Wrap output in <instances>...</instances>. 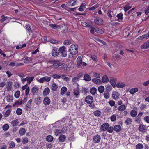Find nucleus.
Segmentation results:
<instances>
[{
	"label": "nucleus",
	"instance_id": "37998d69",
	"mask_svg": "<svg viewBox=\"0 0 149 149\" xmlns=\"http://www.w3.org/2000/svg\"><path fill=\"white\" fill-rule=\"evenodd\" d=\"M94 30H95V31L96 32L100 34H102L104 32V31L102 30L99 29L96 27V28H95V29H94Z\"/></svg>",
	"mask_w": 149,
	"mask_h": 149
},
{
	"label": "nucleus",
	"instance_id": "49530a36",
	"mask_svg": "<svg viewBox=\"0 0 149 149\" xmlns=\"http://www.w3.org/2000/svg\"><path fill=\"white\" fill-rule=\"evenodd\" d=\"M109 92L105 91L104 93V95L105 98L107 99L109 97Z\"/></svg>",
	"mask_w": 149,
	"mask_h": 149
},
{
	"label": "nucleus",
	"instance_id": "f257e3e1",
	"mask_svg": "<svg viewBox=\"0 0 149 149\" xmlns=\"http://www.w3.org/2000/svg\"><path fill=\"white\" fill-rule=\"evenodd\" d=\"M78 46L77 45H72L70 47L69 51L72 55L76 54L78 53Z\"/></svg>",
	"mask_w": 149,
	"mask_h": 149
},
{
	"label": "nucleus",
	"instance_id": "cd10ccee",
	"mask_svg": "<svg viewBox=\"0 0 149 149\" xmlns=\"http://www.w3.org/2000/svg\"><path fill=\"white\" fill-rule=\"evenodd\" d=\"M123 14L122 13H120L117 14L116 16L118 18L117 20L119 22L121 21L123 19Z\"/></svg>",
	"mask_w": 149,
	"mask_h": 149
},
{
	"label": "nucleus",
	"instance_id": "20e7f679",
	"mask_svg": "<svg viewBox=\"0 0 149 149\" xmlns=\"http://www.w3.org/2000/svg\"><path fill=\"white\" fill-rule=\"evenodd\" d=\"M85 101L86 103L91 104L93 101V98L92 96L90 95L87 96L85 99Z\"/></svg>",
	"mask_w": 149,
	"mask_h": 149
},
{
	"label": "nucleus",
	"instance_id": "0e129e2a",
	"mask_svg": "<svg viewBox=\"0 0 149 149\" xmlns=\"http://www.w3.org/2000/svg\"><path fill=\"white\" fill-rule=\"evenodd\" d=\"M1 17L2 18L1 20V21L2 22H4L5 20H6L8 18V17L7 16L4 17L3 15L1 16Z\"/></svg>",
	"mask_w": 149,
	"mask_h": 149
},
{
	"label": "nucleus",
	"instance_id": "0eeeda50",
	"mask_svg": "<svg viewBox=\"0 0 149 149\" xmlns=\"http://www.w3.org/2000/svg\"><path fill=\"white\" fill-rule=\"evenodd\" d=\"M94 22L96 24L98 25L102 24L103 23L102 19L101 18L98 17H95Z\"/></svg>",
	"mask_w": 149,
	"mask_h": 149
},
{
	"label": "nucleus",
	"instance_id": "c85d7f7f",
	"mask_svg": "<svg viewBox=\"0 0 149 149\" xmlns=\"http://www.w3.org/2000/svg\"><path fill=\"white\" fill-rule=\"evenodd\" d=\"M138 89L137 88H133L131 89L129 92L132 95L134 94L136 92L138 91Z\"/></svg>",
	"mask_w": 149,
	"mask_h": 149
},
{
	"label": "nucleus",
	"instance_id": "a19ab883",
	"mask_svg": "<svg viewBox=\"0 0 149 149\" xmlns=\"http://www.w3.org/2000/svg\"><path fill=\"white\" fill-rule=\"evenodd\" d=\"M63 130H61L56 129L54 132L55 135L58 136V134L62 133Z\"/></svg>",
	"mask_w": 149,
	"mask_h": 149
},
{
	"label": "nucleus",
	"instance_id": "7c9ffc66",
	"mask_svg": "<svg viewBox=\"0 0 149 149\" xmlns=\"http://www.w3.org/2000/svg\"><path fill=\"white\" fill-rule=\"evenodd\" d=\"M77 1V0H70L68 2L69 5L72 6L75 5Z\"/></svg>",
	"mask_w": 149,
	"mask_h": 149
},
{
	"label": "nucleus",
	"instance_id": "c03bdc74",
	"mask_svg": "<svg viewBox=\"0 0 149 149\" xmlns=\"http://www.w3.org/2000/svg\"><path fill=\"white\" fill-rule=\"evenodd\" d=\"M18 119L14 120L12 121L11 124L13 126H16L17 125L18 123Z\"/></svg>",
	"mask_w": 149,
	"mask_h": 149
},
{
	"label": "nucleus",
	"instance_id": "1a4fd4ad",
	"mask_svg": "<svg viewBox=\"0 0 149 149\" xmlns=\"http://www.w3.org/2000/svg\"><path fill=\"white\" fill-rule=\"evenodd\" d=\"M59 51H58V49L56 47L53 48L52 50V55L54 57H56L58 56L59 54Z\"/></svg>",
	"mask_w": 149,
	"mask_h": 149
},
{
	"label": "nucleus",
	"instance_id": "8fccbe9b",
	"mask_svg": "<svg viewBox=\"0 0 149 149\" xmlns=\"http://www.w3.org/2000/svg\"><path fill=\"white\" fill-rule=\"evenodd\" d=\"M57 88L58 87L56 84L55 83H54L52 85V90L53 91H55Z\"/></svg>",
	"mask_w": 149,
	"mask_h": 149
},
{
	"label": "nucleus",
	"instance_id": "de8ad7c7",
	"mask_svg": "<svg viewBox=\"0 0 149 149\" xmlns=\"http://www.w3.org/2000/svg\"><path fill=\"white\" fill-rule=\"evenodd\" d=\"M22 110L20 108H18L17 109L16 111L17 114L18 115H21L22 113Z\"/></svg>",
	"mask_w": 149,
	"mask_h": 149
},
{
	"label": "nucleus",
	"instance_id": "4be33fe9",
	"mask_svg": "<svg viewBox=\"0 0 149 149\" xmlns=\"http://www.w3.org/2000/svg\"><path fill=\"white\" fill-rule=\"evenodd\" d=\"M66 136L64 135H61L58 138L59 141L60 142H64L65 140Z\"/></svg>",
	"mask_w": 149,
	"mask_h": 149
},
{
	"label": "nucleus",
	"instance_id": "39448f33",
	"mask_svg": "<svg viewBox=\"0 0 149 149\" xmlns=\"http://www.w3.org/2000/svg\"><path fill=\"white\" fill-rule=\"evenodd\" d=\"M60 61L59 60H54L53 61V62L54 63V64L53 65V66L54 68H58L63 65L62 63H59Z\"/></svg>",
	"mask_w": 149,
	"mask_h": 149
},
{
	"label": "nucleus",
	"instance_id": "a211bd4d",
	"mask_svg": "<svg viewBox=\"0 0 149 149\" xmlns=\"http://www.w3.org/2000/svg\"><path fill=\"white\" fill-rule=\"evenodd\" d=\"M139 130L141 132H144L146 128L144 125H139Z\"/></svg>",
	"mask_w": 149,
	"mask_h": 149
},
{
	"label": "nucleus",
	"instance_id": "f8f14e48",
	"mask_svg": "<svg viewBox=\"0 0 149 149\" xmlns=\"http://www.w3.org/2000/svg\"><path fill=\"white\" fill-rule=\"evenodd\" d=\"M80 89L78 87H77L76 89H74V94L77 97H78V96L80 95Z\"/></svg>",
	"mask_w": 149,
	"mask_h": 149
},
{
	"label": "nucleus",
	"instance_id": "6e6d98bb",
	"mask_svg": "<svg viewBox=\"0 0 149 149\" xmlns=\"http://www.w3.org/2000/svg\"><path fill=\"white\" fill-rule=\"evenodd\" d=\"M20 95V92L19 91H16L15 93L14 96L17 98H18Z\"/></svg>",
	"mask_w": 149,
	"mask_h": 149
},
{
	"label": "nucleus",
	"instance_id": "9b49d317",
	"mask_svg": "<svg viewBox=\"0 0 149 149\" xmlns=\"http://www.w3.org/2000/svg\"><path fill=\"white\" fill-rule=\"evenodd\" d=\"M112 97L115 100H117L119 98V93L118 92H113L112 94Z\"/></svg>",
	"mask_w": 149,
	"mask_h": 149
},
{
	"label": "nucleus",
	"instance_id": "aec40b11",
	"mask_svg": "<svg viewBox=\"0 0 149 149\" xmlns=\"http://www.w3.org/2000/svg\"><path fill=\"white\" fill-rule=\"evenodd\" d=\"M92 81L94 83L97 84H102L101 81L97 78H93L92 79Z\"/></svg>",
	"mask_w": 149,
	"mask_h": 149
},
{
	"label": "nucleus",
	"instance_id": "6ab92c4d",
	"mask_svg": "<svg viewBox=\"0 0 149 149\" xmlns=\"http://www.w3.org/2000/svg\"><path fill=\"white\" fill-rule=\"evenodd\" d=\"M113 130L116 132H118L121 131V128L119 125H117L114 126L113 128Z\"/></svg>",
	"mask_w": 149,
	"mask_h": 149
},
{
	"label": "nucleus",
	"instance_id": "680f3d73",
	"mask_svg": "<svg viewBox=\"0 0 149 149\" xmlns=\"http://www.w3.org/2000/svg\"><path fill=\"white\" fill-rule=\"evenodd\" d=\"M30 61H31V58L27 57L24 59V61L25 63H27Z\"/></svg>",
	"mask_w": 149,
	"mask_h": 149
},
{
	"label": "nucleus",
	"instance_id": "f03ea898",
	"mask_svg": "<svg viewBox=\"0 0 149 149\" xmlns=\"http://www.w3.org/2000/svg\"><path fill=\"white\" fill-rule=\"evenodd\" d=\"M59 53L61 54V55L62 57H65L67 56V50L66 47L63 46L59 47L58 49Z\"/></svg>",
	"mask_w": 149,
	"mask_h": 149
},
{
	"label": "nucleus",
	"instance_id": "3c124183",
	"mask_svg": "<svg viewBox=\"0 0 149 149\" xmlns=\"http://www.w3.org/2000/svg\"><path fill=\"white\" fill-rule=\"evenodd\" d=\"M112 86L109 85H108L107 86H106V91L110 92L112 90Z\"/></svg>",
	"mask_w": 149,
	"mask_h": 149
},
{
	"label": "nucleus",
	"instance_id": "393cba45",
	"mask_svg": "<svg viewBox=\"0 0 149 149\" xmlns=\"http://www.w3.org/2000/svg\"><path fill=\"white\" fill-rule=\"evenodd\" d=\"M84 79L86 81H89L91 80V78L89 75L87 74H85L84 76Z\"/></svg>",
	"mask_w": 149,
	"mask_h": 149
},
{
	"label": "nucleus",
	"instance_id": "a878e982",
	"mask_svg": "<svg viewBox=\"0 0 149 149\" xmlns=\"http://www.w3.org/2000/svg\"><path fill=\"white\" fill-rule=\"evenodd\" d=\"M116 86L118 88H122L125 86V84L123 83L119 82L116 84Z\"/></svg>",
	"mask_w": 149,
	"mask_h": 149
},
{
	"label": "nucleus",
	"instance_id": "f704fd0d",
	"mask_svg": "<svg viewBox=\"0 0 149 149\" xmlns=\"http://www.w3.org/2000/svg\"><path fill=\"white\" fill-rule=\"evenodd\" d=\"M149 48V45L148 42L144 43L141 46V49H146Z\"/></svg>",
	"mask_w": 149,
	"mask_h": 149
},
{
	"label": "nucleus",
	"instance_id": "4d7b16f0",
	"mask_svg": "<svg viewBox=\"0 0 149 149\" xmlns=\"http://www.w3.org/2000/svg\"><path fill=\"white\" fill-rule=\"evenodd\" d=\"M71 44V42L70 40H65L63 42V44L65 45H68Z\"/></svg>",
	"mask_w": 149,
	"mask_h": 149
},
{
	"label": "nucleus",
	"instance_id": "5701e85b",
	"mask_svg": "<svg viewBox=\"0 0 149 149\" xmlns=\"http://www.w3.org/2000/svg\"><path fill=\"white\" fill-rule=\"evenodd\" d=\"M97 89L95 87H92L90 89V93L93 95H94L96 93Z\"/></svg>",
	"mask_w": 149,
	"mask_h": 149
},
{
	"label": "nucleus",
	"instance_id": "13d9d810",
	"mask_svg": "<svg viewBox=\"0 0 149 149\" xmlns=\"http://www.w3.org/2000/svg\"><path fill=\"white\" fill-rule=\"evenodd\" d=\"M11 112V111L10 109L7 110L5 112L4 115L5 117H8Z\"/></svg>",
	"mask_w": 149,
	"mask_h": 149
},
{
	"label": "nucleus",
	"instance_id": "9d476101",
	"mask_svg": "<svg viewBox=\"0 0 149 149\" xmlns=\"http://www.w3.org/2000/svg\"><path fill=\"white\" fill-rule=\"evenodd\" d=\"M83 74L82 73H79L78 74L77 77H74L72 78V81L76 83L78 81L80 78L82 77Z\"/></svg>",
	"mask_w": 149,
	"mask_h": 149
},
{
	"label": "nucleus",
	"instance_id": "774afa93",
	"mask_svg": "<svg viewBox=\"0 0 149 149\" xmlns=\"http://www.w3.org/2000/svg\"><path fill=\"white\" fill-rule=\"evenodd\" d=\"M144 12L146 15H148L149 13V5L145 10Z\"/></svg>",
	"mask_w": 149,
	"mask_h": 149
},
{
	"label": "nucleus",
	"instance_id": "7ed1b4c3",
	"mask_svg": "<svg viewBox=\"0 0 149 149\" xmlns=\"http://www.w3.org/2000/svg\"><path fill=\"white\" fill-rule=\"evenodd\" d=\"M51 80V77L48 76L40 78V79L38 80V81L40 83H42L44 82H48L49 81Z\"/></svg>",
	"mask_w": 149,
	"mask_h": 149
},
{
	"label": "nucleus",
	"instance_id": "473e14b6",
	"mask_svg": "<svg viewBox=\"0 0 149 149\" xmlns=\"http://www.w3.org/2000/svg\"><path fill=\"white\" fill-rule=\"evenodd\" d=\"M132 120L130 118H128L125 121V123L127 125L131 124L132 123Z\"/></svg>",
	"mask_w": 149,
	"mask_h": 149
},
{
	"label": "nucleus",
	"instance_id": "603ef678",
	"mask_svg": "<svg viewBox=\"0 0 149 149\" xmlns=\"http://www.w3.org/2000/svg\"><path fill=\"white\" fill-rule=\"evenodd\" d=\"M136 149H142L143 148V146L142 144L139 143L136 146Z\"/></svg>",
	"mask_w": 149,
	"mask_h": 149
},
{
	"label": "nucleus",
	"instance_id": "b1692460",
	"mask_svg": "<svg viewBox=\"0 0 149 149\" xmlns=\"http://www.w3.org/2000/svg\"><path fill=\"white\" fill-rule=\"evenodd\" d=\"M126 107L124 105H121L118 107V110L120 111H123L126 109Z\"/></svg>",
	"mask_w": 149,
	"mask_h": 149
},
{
	"label": "nucleus",
	"instance_id": "338daca9",
	"mask_svg": "<svg viewBox=\"0 0 149 149\" xmlns=\"http://www.w3.org/2000/svg\"><path fill=\"white\" fill-rule=\"evenodd\" d=\"M20 84L18 82H14V86L16 88H18L20 87Z\"/></svg>",
	"mask_w": 149,
	"mask_h": 149
},
{
	"label": "nucleus",
	"instance_id": "4468645a",
	"mask_svg": "<svg viewBox=\"0 0 149 149\" xmlns=\"http://www.w3.org/2000/svg\"><path fill=\"white\" fill-rule=\"evenodd\" d=\"M50 93V89L48 87L45 88L43 92V95L44 96H47Z\"/></svg>",
	"mask_w": 149,
	"mask_h": 149
},
{
	"label": "nucleus",
	"instance_id": "79ce46f5",
	"mask_svg": "<svg viewBox=\"0 0 149 149\" xmlns=\"http://www.w3.org/2000/svg\"><path fill=\"white\" fill-rule=\"evenodd\" d=\"M131 7L129 6V4H127L123 8L125 12L127 11L130 9L131 8Z\"/></svg>",
	"mask_w": 149,
	"mask_h": 149
},
{
	"label": "nucleus",
	"instance_id": "f3484780",
	"mask_svg": "<svg viewBox=\"0 0 149 149\" xmlns=\"http://www.w3.org/2000/svg\"><path fill=\"white\" fill-rule=\"evenodd\" d=\"M102 83H107L109 81V79L106 75H104L102 78Z\"/></svg>",
	"mask_w": 149,
	"mask_h": 149
},
{
	"label": "nucleus",
	"instance_id": "09e8293b",
	"mask_svg": "<svg viewBox=\"0 0 149 149\" xmlns=\"http://www.w3.org/2000/svg\"><path fill=\"white\" fill-rule=\"evenodd\" d=\"M9 127V126L8 124H5L2 127L4 131L7 130Z\"/></svg>",
	"mask_w": 149,
	"mask_h": 149
},
{
	"label": "nucleus",
	"instance_id": "412c9836",
	"mask_svg": "<svg viewBox=\"0 0 149 149\" xmlns=\"http://www.w3.org/2000/svg\"><path fill=\"white\" fill-rule=\"evenodd\" d=\"M116 79L113 78H112L109 81V82L111 84L113 87L115 88L116 86V83L115 82Z\"/></svg>",
	"mask_w": 149,
	"mask_h": 149
},
{
	"label": "nucleus",
	"instance_id": "2f4dec72",
	"mask_svg": "<svg viewBox=\"0 0 149 149\" xmlns=\"http://www.w3.org/2000/svg\"><path fill=\"white\" fill-rule=\"evenodd\" d=\"M6 99L8 102H11L13 101V97H11L10 95H8V96L6 97Z\"/></svg>",
	"mask_w": 149,
	"mask_h": 149
},
{
	"label": "nucleus",
	"instance_id": "bf43d9fd",
	"mask_svg": "<svg viewBox=\"0 0 149 149\" xmlns=\"http://www.w3.org/2000/svg\"><path fill=\"white\" fill-rule=\"evenodd\" d=\"M82 25L83 26H84L85 27H90L91 26L89 25L87 23L85 22H83L81 23Z\"/></svg>",
	"mask_w": 149,
	"mask_h": 149
},
{
	"label": "nucleus",
	"instance_id": "dca6fc26",
	"mask_svg": "<svg viewBox=\"0 0 149 149\" xmlns=\"http://www.w3.org/2000/svg\"><path fill=\"white\" fill-rule=\"evenodd\" d=\"M39 88L38 87L35 86L32 88L31 91V93L33 95L36 94L38 91Z\"/></svg>",
	"mask_w": 149,
	"mask_h": 149
},
{
	"label": "nucleus",
	"instance_id": "864d4df0",
	"mask_svg": "<svg viewBox=\"0 0 149 149\" xmlns=\"http://www.w3.org/2000/svg\"><path fill=\"white\" fill-rule=\"evenodd\" d=\"M32 101V99H30L28 102L27 103V104L26 105V107H27V110H28V108H30V106L31 104V102Z\"/></svg>",
	"mask_w": 149,
	"mask_h": 149
},
{
	"label": "nucleus",
	"instance_id": "e2e57ef3",
	"mask_svg": "<svg viewBox=\"0 0 149 149\" xmlns=\"http://www.w3.org/2000/svg\"><path fill=\"white\" fill-rule=\"evenodd\" d=\"M34 77H28L27 80V83L28 84H30L31 83L32 81L33 80L34 78Z\"/></svg>",
	"mask_w": 149,
	"mask_h": 149
},
{
	"label": "nucleus",
	"instance_id": "2eb2a0df",
	"mask_svg": "<svg viewBox=\"0 0 149 149\" xmlns=\"http://www.w3.org/2000/svg\"><path fill=\"white\" fill-rule=\"evenodd\" d=\"M7 85L6 86V88H7L8 91H9L11 90L12 89V83L10 81H8L7 82Z\"/></svg>",
	"mask_w": 149,
	"mask_h": 149
},
{
	"label": "nucleus",
	"instance_id": "e433bc0d",
	"mask_svg": "<svg viewBox=\"0 0 149 149\" xmlns=\"http://www.w3.org/2000/svg\"><path fill=\"white\" fill-rule=\"evenodd\" d=\"M41 97H39L35 99V102L36 104H39L41 103Z\"/></svg>",
	"mask_w": 149,
	"mask_h": 149
},
{
	"label": "nucleus",
	"instance_id": "a18cd8bd",
	"mask_svg": "<svg viewBox=\"0 0 149 149\" xmlns=\"http://www.w3.org/2000/svg\"><path fill=\"white\" fill-rule=\"evenodd\" d=\"M26 132V130L24 128H21L19 131V133L21 135H22L25 134Z\"/></svg>",
	"mask_w": 149,
	"mask_h": 149
},
{
	"label": "nucleus",
	"instance_id": "6e6552de",
	"mask_svg": "<svg viewBox=\"0 0 149 149\" xmlns=\"http://www.w3.org/2000/svg\"><path fill=\"white\" fill-rule=\"evenodd\" d=\"M109 127V124L108 123H106L102 125L100 127V130L102 131H106Z\"/></svg>",
	"mask_w": 149,
	"mask_h": 149
},
{
	"label": "nucleus",
	"instance_id": "c9c22d12",
	"mask_svg": "<svg viewBox=\"0 0 149 149\" xmlns=\"http://www.w3.org/2000/svg\"><path fill=\"white\" fill-rule=\"evenodd\" d=\"M137 114V112L135 110H132L130 112V115L133 117H135Z\"/></svg>",
	"mask_w": 149,
	"mask_h": 149
},
{
	"label": "nucleus",
	"instance_id": "c756f323",
	"mask_svg": "<svg viewBox=\"0 0 149 149\" xmlns=\"http://www.w3.org/2000/svg\"><path fill=\"white\" fill-rule=\"evenodd\" d=\"M112 56L115 60H118L121 58V56L120 55L117 54H115L113 55Z\"/></svg>",
	"mask_w": 149,
	"mask_h": 149
},
{
	"label": "nucleus",
	"instance_id": "bb28decb",
	"mask_svg": "<svg viewBox=\"0 0 149 149\" xmlns=\"http://www.w3.org/2000/svg\"><path fill=\"white\" fill-rule=\"evenodd\" d=\"M53 139V137L52 136L49 135L47 136L46 138V140L47 142H50L52 141Z\"/></svg>",
	"mask_w": 149,
	"mask_h": 149
},
{
	"label": "nucleus",
	"instance_id": "69168bd1",
	"mask_svg": "<svg viewBox=\"0 0 149 149\" xmlns=\"http://www.w3.org/2000/svg\"><path fill=\"white\" fill-rule=\"evenodd\" d=\"M91 58L95 61H97V58L95 55H91Z\"/></svg>",
	"mask_w": 149,
	"mask_h": 149
},
{
	"label": "nucleus",
	"instance_id": "4c0bfd02",
	"mask_svg": "<svg viewBox=\"0 0 149 149\" xmlns=\"http://www.w3.org/2000/svg\"><path fill=\"white\" fill-rule=\"evenodd\" d=\"M98 90L100 93H102L104 90V88L103 86L101 85L98 87Z\"/></svg>",
	"mask_w": 149,
	"mask_h": 149
},
{
	"label": "nucleus",
	"instance_id": "72a5a7b5",
	"mask_svg": "<svg viewBox=\"0 0 149 149\" xmlns=\"http://www.w3.org/2000/svg\"><path fill=\"white\" fill-rule=\"evenodd\" d=\"M67 88L65 87H62L61 89V93L62 95H63L67 91Z\"/></svg>",
	"mask_w": 149,
	"mask_h": 149
},
{
	"label": "nucleus",
	"instance_id": "ea45409f",
	"mask_svg": "<svg viewBox=\"0 0 149 149\" xmlns=\"http://www.w3.org/2000/svg\"><path fill=\"white\" fill-rule=\"evenodd\" d=\"M94 115L96 116L100 117L101 115V112L99 110H96L94 112Z\"/></svg>",
	"mask_w": 149,
	"mask_h": 149
},
{
	"label": "nucleus",
	"instance_id": "5fc2aeb1",
	"mask_svg": "<svg viewBox=\"0 0 149 149\" xmlns=\"http://www.w3.org/2000/svg\"><path fill=\"white\" fill-rule=\"evenodd\" d=\"M99 4L97 3L94 5V6L91 7L89 8V10H93L95 9L96 8H97Z\"/></svg>",
	"mask_w": 149,
	"mask_h": 149
},
{
	"label": "nucleus",
	"instance_id": "423d86ee",
	"mask_svg": "<svg viewBox=\"0 0 149 149\" xmlns=\"http://www.w3.org/2000/svg\"><path fill=\"white\" fill-rule=\"evenodd\" d=\"M101 140V137L98 134L94 136L93 138V142L95 143H98Z\"/></svg>",
	"mask_w": 149,
	"mask_h": 149
},
{
	"label": "nucleus",
	"instance_id": "ddd939ff",
	"mask_svg": "<svg viewBox=\"0 0 149 149\" xmlns=\"http://www.w3.org/2000/svg\"><path fill=\"white\" fill-rule=\"evenodd\" d=\"M50 103V99L47 97L44 98L43 100V103L45 105H48Z\"/></svg>",
	"mask_w": 149,
	"mask_h": 149
},
{
	"label": "nucleus",
	"instance_id": "58836bf2",
	"mask_svg": "<svg viewBox=\"0 0 149 149\" xmlns=\"http://www.w3.org/2000/svg\"><path fill=\"white\" fill-rule=\"evenodd\" d=\"M86 7V4L84 3H82L80 6L78 10L80 11H82L84 10V8Z\"/></svg>",
	"mask_w": 149,
	"mask_h": 149
},
{
	"label": "nucleus",
	"instance_id": "052dcab7",
	"mask_svg": "<svg viewBox=\"0 0 149 149\" xmlns=\"http://www.w3.org/2000/svg\"><path fill=\"white\" fill-rule=\"evenodd\" d=\"M52 77L54 79H59L61 78V76L56 74H54L52 75Z\"/></svg>",
	"mask_w": 149,
	"mask_h": 149
}]
</instances>
